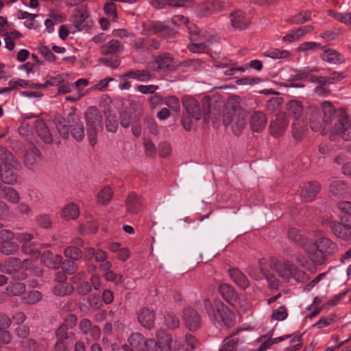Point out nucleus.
<instances>
[{
  "label": "nucleus",
  "mask_w": 351,
  "mask_h": 351,
  "mask_svg": "<svg viewBox=\"0 0 351 351\" xmlns=\"http://www.w3.org/2000/svg\"><path fill=\"white\" fill-rule=\"evenodd\" d=\"M323 112L322 120L326 128H329L331 134L339 136L343 139H350V121L348 114L343 110H335L329 101H324L321 104Z\"/></svg>",
  "instance_id": "obj_1"
},
{
  "label": "nucleus",
  "mask_w": 351,
  "mask_h": 351,
  "mask_svg": "<svg viewBox=\"0 0 351 351\" xmlns=\"http://www.w3.org/2000/svg\"><path fill=\"white\" fill-rule=\"evenodd\" d=\"M241 98L238 95L228 97L223 117L225 125H231L233 133L239 136L245 128L247 112L241 107Z\"/></svg>",
  "instance_id": "obj_2"
},
{
  "label": "nucleus",
  "mask_w": 351,
  "mask_h": 351,
  "mask_svg": "<svg viewBox=\"0 0 351 351\" xmlns=\"http://www.w3.org/2000/svg\"><path fill=\"white\" fill-rule=\"evenodd\" d=\"M54 123L60 135L68 138L71 133L77 141H81L84 137V128L80 117L69 113L66 118L60 115L55 117Z\"/></svg>",
  "instance_id": "obj_3"
},
{
  "label": "nucleus",
  "mask_w": 351,
  "mask_h": 351,
  "mask_svg": "<svg viewBox=\"0 0 351 351\" xmlns=\"http://www.w3.org/2000/svg\"><path fill=\"white\" fill-rule=\"evenodd\" d=\"M204 307L211 320L223 324L228 328L234 326V314L221 300H216L213 304L210 300L206 299L204 301Z\"/></svg>",
  "instance_id": "obj_4"
},
{
  "label": "nucleus",
  "mask_w": 351,
  "mask_h": 351,
  "mask_svg": "<svg viewBox=\"0 0 351 351\" xmlns=\"http://www.w3.org/2000/svg\"><path fill=\"white\" fill-rule=\"evenodd\" d=\"M278 276L285 282L294 281L298 283L306 282L308 275L289 260L279 262L275 265Z\"/></svg>",
  "instance_id": "obj_5"
},
{
  "label": "nucleus",
  "mask_w": 351,
  "mask_h": 351,
  "mask_svg": "<svg viewBox=\"0 0 351 351\" xmlns=\"http://www.w3.org/2000/svg\"><path fill=\"white\" fill-rule=\"evenodd\" d=\"M84 117L87 127V135L92 146L97 142V134L102 130V116L98 108L90 106L84 112Z\"/></svg>",
  "instance_id": "obj_6"
},
{
  "label": "nucleus",
  "mask_w": 351,
  "mask_h": 351,
  "mask_svg": "<svg viewBox=\"0 0 351 351\" xmlns=\"http://www.w3.org/2000/svg\"><path fill=\"white\" fill-rule=\"evenodd\" d=\"M214 36L207 30H193L190 32L191 44L188 49L193 53H204L213 43Z\"/></svg>",
  "instance_id": "obj_7"
},
{
  "label": "nucleus",
  "mask_w": 351,
  "mask_h": 351,
  "mask_svg": "<svg viewBox=\"0 0 351 351\" xmlns=\"http://www.w3.org/2000/svg\"><path fill=\"white\" fill-rule=\"evenodd\" d=\"M318 254L314 255L311 260L316 265L324 264L329 256H333L338 251L337 245L327 237L317 239Z\"/></svg>",
  "instance_id": "obj_8"
},
{
  "label": "nucleus",
  "mask_w": 351,
  "mask_h": 351,
  "mask_svg": "<svg viewBox=\"0 0 351 351\" xmlns=\"http://www.w3.org/2000/svg\"><path fill=\"white\" fill-rule=\"evenodd\" d=\"M178 64L168 53H163L154 57L147 63V68L154 71H167L176 69Z\"/></svg>",
  "instance_id": "obj_9"
},
{
  "label": "nucleus",
  "mask_w": 351,
  "mask_h": 351,
  "mask_svg": "<svg viewBox=\"0 0 351 351\" xmlns=\"http://www.w3.org/2000/svg\"><path fill=\"white\" fill-rule=\"evenodd\" d=\"M156 339L159 344L169 351H186V350L183 339L175 337L173 339L171 335L165 330H158Z\"/></svg>",
  "instance_id": "obj_10"
},
{
  "label": "nucleus",
  "mask_w": 351,
  "mask_h": 351,
  "mask_svg": "<svg viewBox=\"0 0 351 351\" xmlns=\"http://www.w3.org/2000/svg\"><path fill=\"white\" fill-rule=\"evenodd\" d=\"M32 261L25 259L21 263L18 258H9L3 263L0 264V271L12 274L19 271L21 269H27L30 267Z\"/></svg>",
  "instance_id": "obj_11"
},
{
  "label": "nucleus",
  "mask_w": 351,
  "mask_h": 351,
  "mask_svg": "<svg viewBox=\"0 0 351 351\" xmlns=\"http://www.w3.org/2000/svg\"><path fill=\"white\" fill-rule=\"evenodd\" d=\"M183 321L189 330L195 331L202 324V319L198 312L191 308H186L183 311Z\"/></svg>",
  "instance_id": "obj_12"
},
{
  "label": "nucleus",
  "mask_w": 351,
  "mask_h": 351,
  "mask_svg": "<svg viewBox=\"0 0 351 351\" xmlns=\"http://www.w3.org/2000/svg\"><path fill=\"white\" fill-rule=\"evenodd\" d=\"M288 124L289 121L285 114L284 113L278 114L276 119L271 121L270 123L269 130L271 134L275 137L281 136L285 132Z\"/></svg>",
  "instance_id": "obj_13"
},
{
  "label": "nucleus",
  "mask_w": 351,
  "mask_h": 351,
  "mask_svg": "<svg viewBox=\"0 0 351 351\" xmlns=\"http://www.w3.org/2000/svg\"><path fill=\"white\" fill-rule=\"evenodd\" d=\"M88 16L89 12L86 5H82L74 11L72 23L78 31H82L88 27L86 19Z\"/></svg>",
  "instance_id": "obj_14"
},
{
  "label": "nucleus",
  "mask_w": 351,
  "mask_h": 351,
  "mask_svg": "<svg viewBox=\"0 0 351 351\" xmlns=\"http://www.w3.org/2000/svg\"><path fill=\"white\" fill-rule=\"evenodd\" d=\"M182 104L188 114L196 120L202 117V110L198 101L192 97H184Z\"/></svg>",
  "instance_id": "obj_15"
},
{
  "label": "nucleus",
  "mask_w": 351,
  "mask_h": 351,
  "mask_svg": "<svg viewBox=\"0 0 351 351\" xmlns=\"http://www.w3.org/2000/svg\"><path fill=\"white\" fill-rule=\"evenodd\" d=\"M128 341L131 348L129 349L126 345H123L121 348L123 351H143L147 341L139 332L132 333Z\"/></svg>",
  "instance_id": "obj_16"
},
{
  "label": "nucleus",
  "mask_w": 351,
  "mask_h": 351,
  "mask_svg": "<svg viewBox=\"0 0 351 351\" xmlns=\"http://www.w3.org/2000/svg\"><path fill=\"white\" fill-rule=\"evenodd\" d=\"M329 228L332 233L339 239L344 241L351 240V232L347 226L343 223L337 221H329Z\"/></svg>",
  "instance_id": "obj_17"
},
{
  "label": "nucleus",
  "mask_w": 351,
  "mask_h": 351,
  "mask_svg": "<svg viewBox=\"0 0 351 351\" xmlns=\"http://www.w3.org/2000/svg\"><path fill=\"white\" fill-rule=\"evenodd\" d=\"M288 116L293 120L304 119V107L302 101L293 99L286 104Z\"/></svg>",
  "instance_id": "obj_18"
},
{
  "label": "nucleus",
  "mask_w": 351,
  "mask_h": 351,
  "mask_svg": "<svg viewBox=\"0 0 351 351\" xmlns=\"http://www.w3.org/2000/svg\"><path fill=\"white\" fill-rule=\"evenodd\" d=\"M310 127L313 132H321L322 134L329 131L323 122L319 114V109L316 107L312 108L310 117Z\"/></svg>",
  "instance_id": "obj_19"
},
{
  "label": "nucleus",
  "mask_w": 351,
  "mask_h": 351,
  "mask_svg": "<svg viewBox=\"0 0 351 351\" xmlns=\"http://www.w3.org/2000/svg\"><path fill=\"white\" fill-rule=\"evenodd\" d=\"M79 328L84 335H89L94 340L99 339L100 337V328L93 325L91 321L87 318H84L80 322Z\"/></svg>",
  "instance_id": "obj_20"
},
{
  "label": "nucleus",
  "mask_w": 351,
  "mask_h": 351,
  "mask_svg": "<svg viewBox=\"0 0 351 351\" xmlns=\"http://www.w3.org/2000/svg\"><path fill=\"white\" fill-rule=\"evenodd\" d=\"M231 25L239 29H244L247 27L250 20L245 13L239 10L232 12L230 14Z\"/></svg>",
  "instance_id": "obj_21"
},
{
  "label": "nucleus",
  "mask_w": 351,
  "mask_h": 351,
  "mask_svg": "<svg viewBox=\"0 0 351 351\" xmlns=\"http://www.w3.org/2000/svg\"><path fill=\"white\" fill-rule=\"evenodd\" d=\"M0 160L4 167H12L14 169H19L21 164L15 158L13 154L5 147L0 145Z\"/></svg>",
  "instance_id": "obj_22"
},
{
  "label": "nucleus",
  "mask_w": 351,
  "mask_h": 351,
  "mask_svg": "<svg viewBox=\"0 0 351 351\" xmlns=\"http://www.w3.org/2000/svg\"><path fill=\"white\" fill-rule=\"evenodd\" d=\"M307 130V122L304 118L293 121L291 132L295 139L298 141L303 139Z\"/></svg>",
  "instance_id": "obj_23"
},
{
  "label": "nucleus",
  "mask_w": 351,
  "mask_h": 351,
  "mask_svg": "<svg viewBox=\"0 0 351 351\" xmlns=\"http://www.w3.org/2000/svg\"><path fill=\"white\" fill-rule=\"evenodd\" d=\"M35 132L38 136L46 143H51L53 141L52 135L42 119H36L34 122Z\"/></svg>",
  "instance_id": "obj_24"
},
{
  "label": "nucleus",
  "mask_w": 351,
  "mask_h": 351,
  "mask_svg": "<svg viewBox=\"0 0 351 351\" xmlns=\"http://www.w3.org/2000/svg\"><path fill=\"white\" fill-rule=\"evenodd\" d=\"M138 320L143 327L152 328L154 326L155 313L148 308H143L138 313Z\"/></svg>",
  "instance_id": "obj_25"
},
{
  "label": "nucleus",
  "mask_w": 351,
  "mask_h": 351,
  "mask_svg": "<svg viewBox=\"0 0 351 351\" xmlns=\"http://www.w3.org/2000/svg\"><path fill=\"white\" fill-rule=\"evenodd\" d=\"M337 208L340 211L341 221L351 228V202H339L337 204Z\"/></svg>",
  "instance_id": "obj_26"
},
{
  "label": "nucleus",
  "mask_w": 351,
  "mask_h": 351,
  "mask_svg": "<svg viewBox=\"0 0 351 351\" xmlns=\"http://www.w3.org/2000/svg\"><path fill=\"white\" fill-rule=\"evenodd\" d=\"M267 119L266 115L261 112H255L251 116L250 126L254 132L262 131L266 126Z\"/></svg>",
  "instance_id": "obj_27"
},
{
  "label": "nucleus",
  "mask_w": 351,
  "mask_h": 351,
  "mask_svg": "<svg viewBox=\"0 0 351 351\" xmlns=\"http://www.w3.org/2000/svg\"><path fill=\"white\" fill-rule=\"evenodd\" d=\"M324 52L321 55L322 60L333 64H342L345 62L343 56L335 49H324Z\"/></svg>",
  "instance_id": "obj_28"
},
{
  "label": "nucleus",
  "mask_w": 351,
  "mask_h": 351,
  "mask_svg": "<svg viewBox=\"0 0 351 351\" xmlns=\"http://www.w3.org/2000/svg\"><path fill=\"white\" fill-rule=\"evenodd\" d=\"M123 77L140 82H148L153 79V75L150 73L148 69L145 70L132 69L125 72Z\"/></svg>",
  "instance_id": "obj_29"
},
{
  "label": "nucleus",
  "mask_w": 351,
  "mask_h": 351,
  "mask_svg": "<svg viewBox=\"0 0 351 351\" xmlns=\"http://www.w3.org/2000/svg\"><path fill=\"white\" fill-rule=\"evenodd\" d=\"M124 50L123 45L119 40L112 39L100 47L101 53L105 56L120 53Z\"/></svg>",
  "instance_id": "obj_30"
},
{
  "label": "nucleus",
  "mask_w": 351,
  "mask_h": 351,
  "mask_svg": "<svg viewBox=\"0 0 351 351\" xmlns=\"http://www.w3.org/2000/svg\"><path fill=\"white\" fill-rule=\"evenodd\" d=\"M41 260L47 267L52 269L58 268L62 263L61 255H54L49 251L43 253Z\"/></svg>",
  "instance_id": "obj_31"
},
{
  "label": "nucleus",
  "mask_w": 351,
  "mask_h": 351,
  "mask_svg": "<svg viewBox=\"0 0 351 351\" xmlns=\"http://www.w3.org/2000/svg\"><path fill=\"white\" fill-rule=\"evenodd\" d=\"M319 185L316 182H309L303 187L301 196L306 202H311L319 192Z\"/></svg>",
  "instance_id": "obj_32"
},
{
  "label": "nucleus",
  "mask_w": 351,
  "mask_h": 351,
  "mask_svg": "<svg viewBox=\"0 0 351 351\" xmlns=\"http://www.w3.org/2000/svg\"><path fill=\"white\" fill-rule=\"evenodd\" d=\"M113 195V189L110 186H104L97 194V203L100 205H106L112 200Z\"/></svg>",
  "instance_id": "obj_33"
},
{
  "label": "nucleus",
  "mask_w": 351,
  "mask_h": 351,
  "mask_svg": "<svg viewBox=\"0 0 351 351\" xmlns=\"http://www.w3.org/2000/svg\"><path fill=\"white\" fill-rule=\"evenodd\" d=\"M80 215L79 206L75 203H69L64 206L61 212V217L64 220L75 219Z\"/></svg>",
  "instance_id": "obj_34"
},
{
  "label": "nucleus",
  "mask_w": 351,
  "mask_h": 351,
  "mask_svg": "<svg viewBox=\"0 0 351 351\" xmlns=\"http://www.w3.org/2000/svg\"><path fill=\"white\" fill-rule=\"evenodd\" d=\"M229 274L231 278L240 288L245 289L250 286V281L247 278L239 269H230Z\"/></svg>",
  "instance_id": "obj_35"
},
{
  "label": "nucleus",
  "mask_w": 351,
  "mask_h": 351,
  "mask_svg": "<svg viewBox=\"0 0 351 351\" xmlns=\"http://www.w3.org/2000/svg\"><path fill=\"white\" fill-rule=\"evenodd\" d=\"M219 292L223 298L230 304L233 305L237 301V293L232 287L223 283L219 287Z\"/></svg>",
  "instance_id": "obj_36"
},
{
  "label": "nucleus",
  "mask_w": 351,
  "mask_h": 351,
  "mask_svg": "<svg viewBox=\"0 0 351 351\" xmlns=\"http://www.w3.org/2000/svg\"><path fill=\"white\" fill-rule=\"evenodd\" d=\"M237 332H233L229 337L224 339L219 351H237V346L239 339L234 337Z\"/></svg>",
  "instance_id": "obj_37"
},
{
  "label": "nucleus",
  "mask_w": 351,
  "mask_h": 351,
  "mask_svg": "<svg viewBox=\"0 0 351 351\" xmlns=\"http://www.w3.org/2000/svg\"><path fill=\"white\" fill-rule=\"evenodd\" d=\"M140 197L135 193H130L125 200V206L128 212L130 213H137L141 207Z\"/></svg>",
  "instance_id": "obj_38"
},
{
  "label": "nucleus",
  "mask_w": 351,
  "mask_h": 351,
  "mask_svg": "<svg viewBox=\"0 0 351 351\" xmlns=\"http://www.w3.org/2000/svg\"><path fill=\"white\" fill-rule=\"evenodd\" d=\"M10 168L12 167H5L4 169L0 171V178L1 180L7 184H14L18 182V175L13 172Z\"/></svg>",
  "instance_id": "obj_39"
},
{
  "label": "nucleus",
  "mask_w": 351,
  "mask_h": 351,
  "mask_svg": "<svg viewBox=\"0 0 351 351\" xmlns=\"http://www.w3.org/2000/svg\"><path fill=\"white\" fill-rule=\"evenodd\" d=\"M263 56L274 60L285 59L290 57L291 52L286 49L271 48L265 51Z\"/></svg>",
  "instance_id": "obj_40"
},
{
  "label": "nucleus",
  "mask_w": 351,
  "mask_h": 351,
  "mask_svg": "<svg viewBox=\"0 0 351 351\" xmlns=\"http://www.w3.org/2000/svg\"><path fill=\"white\" fill-rule=\"evenodd\" d=\"M40 156V152L36 147H33L29 152H27L25 156L24 163L29 169L34 167L38 161Z\"/></svg>",
  "instance_id": "obj_41"
},
{
  "label": "nucleus",
  "mask_w": 351,
  "mask_h": 351,
  "mask_svg": "<svg viewBox=\"0 0 351 351\" xmlns=\"http://www.w3.org/2000/svg\"><path fill=\"white\" fill-rule=\"evenodd\" d=\"M152 32L154 34L161 37H167L172 34V29L161 22H154L151 25Z\"/></svg>",
  "instance_id": "obj_42"
},
{
  "label": "nucleus",
  "mask_w": 351,
  "mask_h": 351,
  "mask_svg": "<svg viewBox=\"0 0 351 351\" xmlns=\"http://www.w3.org/2000/svg\"><path fill=\"white\" fill-rule=\"evenodd\" d=\"M73 291V287L68 282L56 283L53 287V293L58 296L69 295Z\"/></svg>",
  "instance_id": "obj_43"
},
{
  "label": "nucleus",
  "mask_w": 351,
  "mask_h": 351,
  "mask_svg": "<svg viewBox=\"0 0 351 351\" xmlns=\"http://www.w3.org/2000/svg\"><path fill=\"white\" fill-rule=\"evenodd\" d=\"M302 248L309 254L311 255V258L318 254L317 240L315 243L313 240L304 237L300 244Z\"/></svg>",
  "instance_id": "obj_44"
},
{
  "label": "nucleus",
  "mask_w": 351,
  "mask_h": 351,
  "mask_svg": "<svg viewBox=\"0 0 351 351\" xmlns=\"http://www.w3.org/2000/svg\"><path fill=\"white\" fill-rule=\"evenodd\" d=\"M108 256L105 251L97 250L95 254V259L100 263V268L102 270H109L112 267V263L107 260Z\"/></svg>",
  "instance_id": "obj_45"
},
{
  "label": "nucleus",
  "mask_w": 351,
  "mask_h": 351,
  "mask_svg": "<svg viewBox=\"0 0 351 351\" xmlns=\"http://www.w3.org/2000/svg\"><path fill=\"white\" fill-rule=\"evenodd\" d=\"M21 299L23 302L25 304H34L42 299V294L38 291H30L24 293Z\"/></svg>",
  "instance_id": "obj_46"
},
{
  "label": "nucleus",
  "mask_w": 351,
  "mask_h": 351,
  "mask_svg": "<svg viewBox=\"0 0 351 351\" xmlns=\"http://www.w3.org/2000/svg\"><path fill=\"white\" fill-rule=\"evenodd\" d=\"M328 15L346 25H351V12H337L329 10Z\"/></svg>",
  "instance_id": "obj_47"
},
{
  "label": "nucleus",
  "mask_w": 351,
  "mask_h": 351,
  "mask_svg": "<svg viewBox=\"0 0 351 351\" xmlns=\"http://www.w3.org/2000/svg\"><path fill=\"white\" fill-rule=\"evenodd\" d=\"M106 128L110 132L114 133L118 129V121L115 114L110 111L106 112Z\"/></svg>",
  "instance_id": "obj_48"
},
{
  "label": "nucleus",
  "mask_w": 351,
  "mask_h": 351,
  "mask_svg": "<svg viewBox=\"0 0 351 351\" xmlns=\"http://www.w3.org/2000/svg\"><path fill=\"white\" fill-rule=\"evenodd\" d=\"M2 197L13 204H16L20 200L19 193L11 187H4Z\"/></svg>",
  "instance_id": "obj_49"
},
{
  "label": "nucleus",
  "mask_w": 351,
  "mask_h": 351,
  "mask_svg": "<svg viewBox=\"0 0 351 351\" xmlns=\"http://www.w3.org/2000/svg\"><path fill=\"white\" fill-rule=\"evenodd\" d=\"M26 289L25 284L22 282H15L6 287V291L8 295L16 296L23 293Z\"/></svg>",
  "instance_id": "obj_50"
},
{
  "label": "nucleus",
  "mask_w": 351,
  "mask_h": 351,
  "mask_svg": "<svg viewBox=\"0 0 351 351\" xmlns=\"http://www.w3.org/2000/svg\"><path fill=\"white\" fill-rule=\"evenodd\" d=\"M64 255L71 260H78L82 258V251L77 247L69 246L64 250Z\"/></svg>",
  "instance_id": "obj_51"
},
{
  "label": "nucleus",
  "mask_w": 351,
  "mask_h": 351,
  "mask_svg": "<svg viewBox=\"0 0 351 351\" xmlns=\"http://www.w3.org/2000/svg\"><path fill=\"white\" fill-rule=\"evenodd\" d=\"M18 249L19 245L16 243L9 241L1 243L0 251L5 255H10L16 253Z\"/></svg>",
  "instance_id": "obj_52"
},
{
  "label": "nucleus",
  "mask_w": 351,
  "mask_h": 351,
  "mask_svg": "<svg viewBox=\"0 0 351 351\" xmlns=\"http://www.w3.org/2000/svg\"><path fill=\"white\" fill-rule=\"evenodd\" d=\"M288 316L287 309L285 306H280L275 309L271 315V319L276 321H283Z\"/></svg>",
  "instance_id": "obj_53"
},
{
  "label": "nucleus",
  "mask_w": 351,
  "mask_h": 351,
  "mask_svg": "<svg viewBox=\"0 0 351 351\" xmlns=\"http://www.w3.org/2000/svg\"><path fill=\"white\" fill-rule=\"evenodd\" d=\"M324 47L316 42H304L302 43L299 47L298 51L300 52H306L308 50L315 51L317 49H324Z\"/></svg>",
  "instance_id": "obj_54"
},
{
  "label": "nucleus",
  "mask_w": 351,
  "mask_h": 351,
  "mask_svg": "<svg viewBox=\"0 0 351 351\" xmlns=\"http://www.w3.org/2000/svg\"><path fill=\"white\" fill-rule=\"evenodd\" d=\"M106 272L104 274V278L107 281L113 282L117 285L121 284L123 282V276L109 270H105Z\"/></svg>",
  "instance_id": "obj_55"
},
{
  "label": "nucleus",
  "mask_w": 351,
  "mask_h": 351,
  "mask_svg": "<svg viewBox=\"0 0 351 351\" xmlns=\"http://www.w3.org/2000/svg\"><path fill=\"white\" fill-rule=\"evenodd\" d=\"M311 20V12L308 11L301 12L291 18V22L295 24L304 23Z\"/></svg>",
  "instance_id": "obj_56"
},
{
  "label": "nucleus",
  "mask_w": 351,
  "mask_h": 351,
  "mask_svg": "<svg viewBox=\"0 0 351 351\" xmlns=\"http://www.w3.org/2000/svg\"><path fill=\"white\" fill-rule=\"evenodd\" d=\"M165 325L171 329L176 328L180 325L179 319L173 313H167L165 317Z\"/></svg>",
  "instance_id": "obj_57"
},
{
  "label": "nucleus",
  "mask_w": 351,
  "mask_h": 351,
  "mask_svg": "<svg viewBox=\"0 0 351 351\" xmlns=\"http://www.w3.org/2000/svg\"><path fill=\"white\" fill-rule=\"evenodd\" d=\"M38 50L40 53V54L49 62H53L56 61V56L48 47H46L45 45H40L38 47Z\"/></svg>",
  "instance_id": "obj_58"
},
{
  "label": "nucleus",
  "mask_w": 351,
  "mask_h": 351,
  "mask_svg": "<svg viewBox=\"0 0 351 351\" xmlns=\"http://www.w3.org/2000/svg\"><path fill=\"white\" fill-rule=\"evenodd\" d=\"M335 320V317L334 315H330L328 317H322L314 324L313 326L317 327V328H323L332 324Z\"/></svg>",
  "instance_id": "obj_59"
},
{
  "label": "nucleus",
  "mask_w": 351,
  "mask_h": 351,
  "mask_svg": "<svg viewBox=\"0 0 351 351\" xmlns=\"http://www.w3.org/2000/svg\"><path fill=\"white\" fill-rule=\"evenodd\" d=\"M104 10L108 16L111 17L114 20H117L118 18L117 14V7L113 2H107L104 7Z\"/></svg>",
  "instance_id": "obj_60"
},
{
  "label": "nucleus",
  "mask_w": 351,
  "mask_h": 351,
  "mask_svg": "<svg viewBox=\"0 0 351 351\" xmlns=\"http://www.w3.org/2000/svg\"><path fill=\"white\" fill-rule=\"evenodd\" d=\"M9 88H11V91L19 87L27 88L29 86V82L23 79L13 78L8 82Z\"/></svg>",
  "instance_id": "obj_61"
},
{
  "label": "nucleus",
  "mask_w": 351,
  "mask_h": 351,
  "mask_svg": "<svg viewBox=\"0 0 351 351\" xmlns=\"http://www.w3.org/2000/svg\"><path fill=\"white\" fill-rule=\"evenodd\" d=\"M62 264V270L68 274H73L77 271V265L73 260H65Z\"/></svg>",
  "instance_id": "obj_62"
},
{
  "label": "nucleus",
  "mask_w": 351,
  "mask_h": 351,
  "mask_svg": "<svg viewBox=\"0 0 351 351\" xmlns=\"http://www.w3.org/2000/svg\"><path fill=\"white\" fill-rule=\"evenodd\" d=\"M69 328L64 325H60L56 331V335L59 340L64 341L69 338V335H72L74 337V334L71 332L68 333V330Z\"/></svg>",
  "instance_id": "obj_63"
},
{
  "label": "nucleus",
  "mask_w": 351,
  "mask_h": 351,
  "mask_svg": "<svg viewBox=\"0 0 351 351\" xmlns=\"http://www.w3.org/2000/svg\"><path fill=\"white\" fill-rule=\"evenodd\" d=\"M38 346V343L32 339H28L21 342L23 351H36Z\"/></svg>",
  "instance_id": "obj_64"
}]
</instances>
